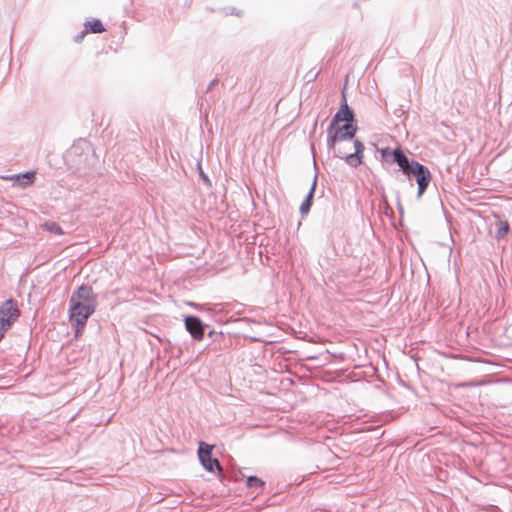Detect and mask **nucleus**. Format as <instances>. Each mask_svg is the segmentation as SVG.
<instances>
[{
    "mask_svg": "<svg viewBox=\"0 0 512 512\" xmlns=\"http://www.w3.org/2000/svg\"><path fill=\"white\" fill-rule=\"evenodd\" d=\"M306 119H307L306 125H311L313 129H316L318 126V122L321 121V128H322L324 125V122L327 121V119H328V114L325 111L318 113V114L311 113L306 117Z\"/></svg>",
    "mask_w": 512,
    "mask_h": 512,
    "instance_id": "nucleus-15",
    "label": "nucleus"
},
{
    "mask_svg": "<svg viewBox=\"0 0 512 512\" xmlns=\"http://www.w3.org/2000/svg\"><path fill=\"white\" fill-rule=\"evenodd\" d=\"M66 163L78 176H85L95 164L92 147L86 140H79L67 151Z\"/></svg>",
    "mask_w": 512,
    "mask_h": 512,
    "instance_id": "nucleus-1",
    "label": "nucleus"
},
{
    "mask_svg": "<svg viewBox=\"0 0 512 512\" xmlns=\"http://www.w3.org/2000/svg\"><path fill=\"white\" fill-rule=\"evenodd\" d=\"M404 113H405V112H404V110H403V109H397V110L395 111V114H396L398 117H401Z\"/></svg>",
    "mask_w": 512,
    "mask_h": 512,
    "instance_id": "nucleus-27",
    "label": "nucleus"
},
{
    "mask_svg": "<svg viewBox=\"0 0 512 512\" xmlns=\"http://www.w3.org/2000/svg\"><path fill=\"white\" fill-rule=\"evenodd\" d=\"M84 27L88 33L98 34L105 31V28L99 19L86 21L84 23Z\"/></svg>",
    "mask_w": 512,
    "mask_h": 512,
    "instance_id": "nucleus-16",
    "label": "nucleus"
},
{
    "mask_svg": "<svg viewBox=\"0 0 512 512\" xmlns=\"http://www.w3.org/2000/svg\"><path fill=\"white\" fill-rule=\"evenodd\" d=\"M265 483L256 476H249L247 478V486L251 489H262Z\"/></svg>",
    "mask_w": 512,
    "mask_h": 512,
    "instance_id": "nucleus-20",
    "label": "nucleus"
},
{
    "mask_svg": "<svg viewBox=\"0 0 512 512\" xmlns=\"http://www.w3.org/2000/svg\"><path fill=\"white\" fill-rule=\"evenodd\" d=\"M509 232V224L507 222H501L496 233V238L501 239L504 238Z\"/></svg>",
    "mask_w": 512,
    "mask_h": 512,
    "instance_id": "nucleus-21",
    "label": "nucleus"
},
{
    "mask_svg": "<svg viewBox=\"0 0 512 512\" xmlns=\"http://www.w3.org/2000/svg\"><path fill=\"white\" fill-rule=\"evenodd\" d=\"M317 179H318V176H317V173H316L314 175V178H313L310 190H309L308 194L306 195L304 201L302 202V204L300 206V213L301 214H307L309 212L311 206H312V200H313L315 189H316V186H317Z\"/></svg>",
    "mask_w": 512,
    "mask_h": 512,
    "instance_id": "nucleus-14",
    "label": "nucleus"
},
{
    "mask_svg": "<svg viewBox=\"0 0 512 512\" xmlns=\"http://www.w3.org/2000/svg\"><path fill=\"white\" fill-rule=\"evenodd\" d=\"M362 157H363V155H360V154H357L354 152V153L347 155L345 157V161L349 166L356 168L361 164Z\"/></svg>",
    "mask_w": 512,
    "mask_h": 512,
    "instance_id": "nucleus-19",
    "label": "nucleus"
},
{
    "mask_svg": "<svg viewBox=\"0 0 512 512\" xmlns=\"http://www.w3.org/2000/svg\"><path fill=\"white\" fill-rule=\"evenodd\" d=\"M198 166H199V173H200L201 178L204 180V182H205L206 184H208V185L210 186V185H211L210 179H209V178H208V176H207V175L202 171L200 164H199Z\"/></svg>",
    "mask_w": 512,
    "mask_h": 512,
    "instance_id": "nucleus-23",
    "label": "nucleus"
},
{
    "mask_svg": "<svg viewBox=\"0 0 512 512\" xmlns=\"http://www.w3.org/2000/svg\"><path fill=\"white\" fill-rule=\"evenodd\" d=\"M87 33H88V32H87V30H86V29H84L83 31H81L77 36H75V39H74V40H75V42H80V41L84 38V36H85Z\"/></svg>",
    "mask_w": 512,
    "mask_h": 512,
    "instance_id": "nucleus-24",
    "label": "nucleus"
},
{
    "mask_svg": "<svg viewBox=\"0 0 512 512\" xmlns=\"http://www.w3.org/2000/svg\"><path fill=\"white\" fill-rule=\"evenodd\" d=\"M227 14L237 15V16H239V15H240V13H239L236 9H234V8H233V9H231L229 12H227Z\"/></svg>",
    "mask_w": 512,
    "mask_h": 512,
    "instance_id": "nucleus-26",
    "label": "nucleus"
},
{
    "mask_svg": "<svg viewBox=\"0 0 512 512\" xmlns=\"http://www.w3.org/2000/svg\"><path fill=\"white\" fill-rule=\"evenodd\" d=\"M394 156L395 163L399 166V169L402 171V173L405 175H410L412 169L414 168V162L417 161L414 159L409 160L402 149L399 151V153H396Z\"/></svg>",
    "mask_w": 512,
    "mask_h": 512,
    "instance_id": "nucleus-11",
    "label": "nucleus"
},
{
    "mask_svg": "<svg viewBox=\"0 0 512 512\" xmlns=\"http://www.w3.org/2000/svg\"><path fill=\"white\" fill-rule=\"evenodd\" d=\"M357 130H334L333 134H330L327 139V145L332 148L336 142L344 140H352Z\"/></svg>",
    "mask_w": 512,
    "mask_h": 512,
    "instance_id": "nucleus-10",
    "label": "nucleus"
},
{
    "mask_svg": "<svg viewBox=\"0 0 512 512\" xmlns=\"http://www.w3.org/2000/svg\"><path fill=\"white\" fill-rule=\"evenodd\" d=\"M416 177V181L418 184V192L417 196L421 197L431 181V173L429 169L419 162H414V168L410 173Z\"/></svg>",
    "mask_w": 512,
    "mask_h": 512,
    "instance_id": "nucleus-7",
    "label": "nucleus"
},
{
    "mask_svg": "<svg viewBox=\"0 0 512 512\" xmlns=\"http://www.w3.org/2000/svg\"><path fill=\"white\" fill-rule=\"evenodd\" d=\"M35 175H36L35 171H28L23 174H15V175L7 176V177H4V179L10 180L15 185L25 188L34 183Z\"/></svg>",
    "mask_w": 512,
    "mask_h": 512,
    "instance_id": "nucleus-9",
    "label": "nucleus"
},
{
    "mask_svg": "<svg viewBox=\"0 0 512 512\" xmlns=\"http://www.w3.org/2000/svg\"><path fill=\"white\" fill-rule=\"evenodd\" d=\"M41 227L43 228V230H45L49 233L55 234V235H63L64 234L62 227L57 222H54V221H47V222L43 223L41 225Z\"/></svg>",
    "mask_w": 512,
    "mask_h": 512,
    "instance_id": "nucleus-18",
    "label": "nucleus"
},
{
    "mask_svg": "<svg viewBox=\"0 0 512 512\" xmlns=\"http://www.w3.org/2000/svg\"><path fill=\"white\" fill-rule=\"evenodd\" d=\"M401 150V148H396V149H391L389 147H386V148H382L380 150V153H381V158L383 161H385L386 163L388 164H394L395 163V154L396 153H399V151Z\"/></svg>",
    "mask_w": 512,
    "mask_h": 512,
    "instance_id": "nucleus-17",
    "label": "nucleus"
},
{
    "mask_svg": "<svg viewBox=\"0 0 512 512\" xmlns=\"http://www.w3.org/2000/svg\"><path fill=\"white\" fill-rule=\"evenodd\" d=\"M20 310L13 299L6 300L0 306V341L13 323L19 318Z\"/></svg>",
    "mask_w": 512,
    "mask_h": 512,
    "instance_id": "nucleus-3",
    "label": "nucleus"
},
{
    "mask_svg": "<svg viewBox=\"0 0 512 512\" xmlns=\"http://www.w3.org/2000/svg\"><path fill=\"white\" fill-rule=\"evenodd\" d=\"M69 303H79L80 305L89 306L90 309L96 311L98 303L97 295L94 293L91 286L83 284L72 293Z\"/></svg>",
    "mask_w": 512,
    "mask_h": 512,
    "instance_id": "nucleus-5",
    "label": "nucleus"
},
{
    "mask_svg": "<svg viewBox=\"0 0 512 512\" xmlns=\"http://www.w3.org/2000/svg\"><path fill=\"white\" fill-rule=\"evenodd\" d=\"M394 156L395 163L399 166V169L402 171V173L405 175H410L412 169L414 168V162L417 161L414 159L409 160L402 149L399 151V153H396Z\"/></svg>",
    "mask_w": 512,
    "mask_h": 512,
    "instance_id": "nucleus-12",
    "label": "nucleus"
},
{
    "mask_svg": "<svg viewBox=\"0 0 512 512\" xmlns=\"http://www.w3.org/2000/svg\"><path fill=\"white\" fill-rule=\"evenodd\" d=\"M354 147H355V153L362 155V153L364 151V145L360 141L356 140L354 142Z\"/></svg>",
    "mask_w": 512,
    "mask_h": 512,
    "instance_id": "nucleus-22",
    "label": "nucleus"
},
{
    "mask_svg": "<svg viewBox=\"0 0 512 512\" xmlns=\"http://www.w3.org/2000/svg\"><path fill=\"white\" fill-rule=\"evenodd\" d=\"M185 328L191 334L195 340H202L204 337V330L207 325H204L202 321L193 315L185 317Z\"/></svg>",
    "mask_w": 512,
    "mask_h": 512,
    "instance_id": "nucleus-8",
    "label": "nucleus"
},
{
    "mask_svg": "<svg viewBox=\"0 0 512 512\" xmlns=\"http://www.w3.org/2000/svg\"><path fill=\"white\" fill-rule=\"evenodd\" d=\"M95 313V310L89 306L80 305L79 303H69V321L75 330V336L78 337L84 330L87 320Z\"/></svg>",
    "mask_w": 512,
    "mask_h": 512,
    "instance_id": "nucleus-2",
    "label": "nucleus"
},
{
    "mask_svg": "<svg viewBox=\"0 0 512 512\" xmlns=\"http://www.w3.org/2000/svg\"><path fill=\"white\" fill-rule=\"evenodd\" d=\"M354 112L348 106L345 95L343 94V103L340 109L334 114L327 128H355Z\"/></svg>",
    "mask_w": 512,
    "mask_h": 512,
    "instance_id": "nucleus-4",
    "label": "nucleus"
},
{
    "mask_svg": "<svg viewBox=\"0 0 512 512\" xmlns=\"http://www.w3.org/2000/svg\"><path fill=\"white\" fill-rule=\"evenodd\" d=\"M317 179H318V176H317V173H316L314 175V178H313L310 190H309L308 194L306 195L304 201L302 202V204L300 206V213L301 214H307L309 212L311 206H312V200H313L315 189H316V186H317Z\"/></svg>",
    "mask_w": 512,
    "mask_h": 512,
    "instance_id": "nucleus-13",
    "label": "nucleus"
},
{
    "mask_svg": "<svg viewBox=\"0 0 512 512\" xmlns=\"http://www.w3.org/2000/svg\"><path fill=\"white\" fill-rule=\"evenodd\" d=\"M213 446L205 442L199 443L198 457L202 466L208 471L213 472L216 467L218 471H222V466L218 459L212 457Z\"/></svg>",
    "mask_w": 512,
    "mask_h": 512,
    "instance_id": "nucleus-6",
    "label": "nucleus"
},
{
    "mask_svg": "<svg viewBox=\"0 0 512 512\" xmlns=\"http://www.w3.org/2000/svg\"><path fill=\"white\" fill-rule=\"evenodd\" d=\"M218 82V79L215 78L214 80L211 81V83L208 85L207 89H206V92H209L212 87Z\"/></svg>",
    "mask_w": 512,
    "mask_h": 512,
    "instance_id": "nucleus-25",
    "label": "nucleus"
}]
</instances>
